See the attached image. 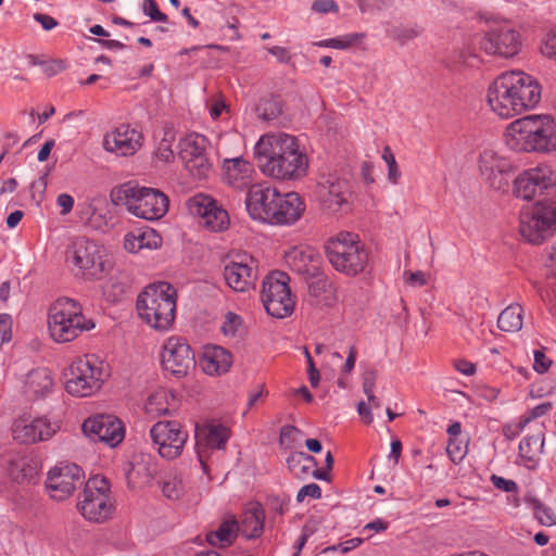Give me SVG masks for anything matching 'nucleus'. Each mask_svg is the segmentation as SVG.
<instances>
[{"instance_id": "nucleus-21", "label": "nucleus", "mask_w": 556, "mask_h": 556, "mask_svg": "<svg viewBox=\"0 0 556 556\" xmlns=\"http://www.w3.org/2000/svg\"><path fill=\"white\" fill-rule=\"evenodd\" d=\"M83 479L84 472L77 465L59 464L48 472L46 485L52 498L63 501L75 492Z\"/></svg>"}, {"instance_id": "nucleus-20", "label": "nucleus", "mask_w": 556, "mask_h": 556, "mask_svg": "<svg viewBox=\"0 0 556 556\" xmlns=\"http://www.w3.org/2000/svg\"><path fill=\"white\" fill-rule=\"evenodd\" d=\"M488 55L510 59L521 49L520 34L510 27H498L488 31L479 42Z\"/></svg>"}, {"instance_id": "nucleus-26", "label": "nucleus", "mask_w": 556, "mask_h": 556, "mask_svg": "<svg viewBox=\"0 0 556 556\" xmlns=\"http://www.w3.org/2000/svg\"><path fill=\"white\" fill-rule=\"evenodd\" d=\"M305 211V203L296 192L278 193V200L270 218V225H291L298 222Z\"/></svg>"}, {"instance_id": "nucleus-61", "label": "nucleus", "mask_w": 556, "mask_h": 556, "mask_svg": "<svg viewBox=\"0 0 556 556\" xmlns=\"http://www.w3.org/2000/svg\"><path fill=\"white\" fill-rule=\"evenodd\" d=\"M299 430L293 426H285L280 431V443L290 446Z\"/></svg>"}, {"instance_id": "nucleus-52", "label": "nucleus", "mask_w": 556, "mask_h": 556, "mask_svg": "<svg viewBox=\"0 0 556 556\" xmlns=\"http://www.w3.org/2000/svg\"><path fill=\"white\" fill-rule=\"evenodd\" d=\"M241 325V318L235 313H227L222 325V331L225 336H233Z\"/></svg>"}, {"instance_id": "nucleus-60", "label": "nucleus", "mask_w": 556, "mask_h": 556, "mask_svg": "<svg viewBox=\"0 0 556 556\" xmlns=\"http://www.w3.org/2000/svg\"><path fill=\"white\" fill-rule=\"evenodd\" d=\"M552 409V403L549 402H546V403H543V404H540L538 406H535L530 413H529V416H527L523 420L525 422H529L531 419H534V418H538V417H541L545 414H547L549 410Z\"/></svg>"}, {"instance_id": "nucleus-19", "label": "nucleus", "mask_w": 556, "mask_h": 556, "mask_svg": "<svg viewBox=\"0 0 556 556\" xmlns=\"http://www.w3.org/2000/svg\"><path fill=\"white\" fill-rule=\"evenodd\" d=\"M143 134L129 124H121L104 135L103 148L118 156H132L143 146Z\"/></svg>"}, {"instance_id": "nucleus-44", "label": "nucleus", "mask_w": 556, "mask_h": 556, "mask_svg": "<svg viewBox=\"0 0 556 556\" xmlns=\"http://www.w3.org/2000/svg\"><path fill=\"white\" fill-rule=\"evenodd\" d=\"M260 116L265 121L277 118L282 113V103L279 97L262 99L257 105Z\"/></svg>"}, {"instance_id": "nucleus-48", "label": "nucleus", "mask_w": 556, "mask_h": 556, "mask_svg": "<svg viewBox=\"0 0 556 556\" xmlns=\"http://www.w3.org/2000/svg\"><path fill=\"white\" fill-rule=\"evenodd\" d=\"M533 510L534 516L538 521L543 526H554L556 525V515L552 511L551 508L546 507L542 503L534 501L533 502Z\"/></svg>"}, {"instance_id": "nucleus-50", "label": "nucleus", "mask_w": 556, "mask_h": 556, "mask_svg": "<svg viewBox=\"0 0 556 556\" xmlns=\"http://www.w3.org/2000/svg\"><path fill=\"white\" fill-rule=\"evenodd\" d=\"M540 51L549 59H556V28L551 29L543 37Z\"/></svg>"}, {"instance_id": "nucleus-32", "label": "nucleus", "mask_w": 556, "mask_h": 556, "mask_svg": "<svg viewBox=\"0 0 556 556\" xmlns=\"http://www.w3.org/2000/svg\"><path fill=\"white\" fill-rule=\"evenodd\" d=\"M239 531V522L235 515H225L217 529L206 534V541L214 547H228L237 539Z\"/></svg>"}, {"instance_id": "nucleus-5", "label": "nucleus", "mask_w": 556, "mask_h": 556, "mask_svg": "<svg viewBox=\"0 0 556 556\" xmlns=\"http://www.w3.org/2000/svg\"><path fill=\"white\" fill-rule=\"evenodd\" d=\"M66 262L75 275L86 281H101L114 268L108 249L96 240L76 238L66 251Z\"/></svg>"}, {"instance_id": "nucleus-49", "label": "nucleus", "mask_w": 556, "mask_h": 556, "mask_svg": "<svg viewBox=\"0 0 556 556\" xmlns=\"http://www.w3.org/2000/svg\"><path fill=\"white\" fill-rule=\"evenodd\" d=\"M446 453L454 464H458L467 453V445L458 439L450 438L446 446Z\"/></svg>"}, {"instance_id": "nucleus-24", "label": "nucleus", "mask_w": 556, "mask_h": 556, "mask_svg": "<svg viewBox=\"0 0 556 556\" xmlns=\"http://www.w3.org/2000/svg\"><path fill=\"white\" fill-rule=\"evenodd\" d=\"M55 432L51 422L46 418L29 419L21 417L13 424V439L21 444H34L51 438Z\"/></svg>"}, {"instance_id": "nucleus-53", "label": "nucleus", "mask_w": 556, "mask_h": 556, "mask_svg": "<svg viewBox=\"0 0 556 556\" xmlns=\"http://www.w3.org/2000/svg\"><path fill=\"white\" fill-rule=\"evenodd\" d=\"M552 364V359L545 355L543 350L534 352L533 369L538 374H545L551 368Z\"/></svg>"}, {"instance_id": "nucleus-38", "label": "nucleus", "mask_w": 556, "mask_h": 556, "mask_svg": "<svg viewBox=\"0 0 556 556\" xmlns=\"http://www.w3.org/2000/svg\"><path fill=\"white\" fill-rule=\"evenodd\" d=\"M497 326L506 332H516L522 327V307L518 304L507 306L498 316Z\"/></svg>"}, {"instance_id": "nucleus-55", "label": "nucleus", "mask_w": 556, "mask_h": 556, "mask_svg": "<svg viewBox=\"0 0 556 556\" xmlns=\"http://www.w3.org/2000/svg\"><path fill=\"white\" fill-rule=\"evenodd\" d=\"M321 496V490L318 484L311 483L300 489L296 500L303 502L305 497L319 498Z\"/></svg>"}, {"instance_id": "nucleus-57", "label": "nucleus", "mask_w": 556, "mask_h": 556, "mask_svg": "<svg viewBox=\"0 0 556 556\" xmlns=\"http://www.w3.org/2000/svg\"><path fill=\"white\" fill-rule=\"evenodd\" d=\"M226 108L227 105L223 97L218 96L213 98L210 103V114L212 118H218Z\"/></svg>"}, {"instance_id": "nucleus-22", "label": "nucleus", "mask_w": 556, "mask_h": 556, "mask_svg": "<svg viewBox=\"0 0 556 556\" xmlns=\"http://www.w3.org/2000/svg\"><path fill=\"white\" fill-rule=\"evenodd\" d=\"M189 211L200 218L203 227L211 231H223L229 225L228 213L208 195L198 194L190 199Z\"/></svg>"}, {"instance_id": "nucleus-45", "label": "nucleus", "mask_w": 556, "mask_h": 556, "mask_svg": "<svg viewBox=\"0 0 556 556\" xmlns=\"http://www.w3.org/2000/svg\"><path fill=\"white\" fill-rule=\"evenodd\" d=\"M363 34H350L339 38L323 40L317 42L316 45L318 47L344 50L357 45L363 39Z\"/></svg>"}, {"instance_id": "nucleus-36", "label": "nucleus", "mask_w": 556, "mask_h": 556, "mask_svg": "<svg viewBox=\"0 0 556 556\" xmlns=\"http://www.w3.org/2000/svg\"><path fill=\"white\" fill-rule=\"evenodd\" d=\"M308 292L318 305L330 306L337 301L336 288L332 281L325 275L314 274L308 283Z\"/></svg>"}, {"instance_id": "nucleus-11", "label": "nucleus", "mask_w": 556, "mask_h": 556, "mask_svg": "<svg viewBox=\"0 0 556 556\" xmlns=\"http://www.w3.org/2000/svg\"><path fill=\"white\" fill-rule=\"evenodd\" d=\"M261 300L266 312L276 318L290 316L295 307V300L289 287V277L282 271H273L262 283Z\"/></svg>"}, {"instance_id": "nucleus-30", "label": "nucleus", "mask_w": 556, "mask_h": 556, "mask_svg": "<svg viewBox=\"0 0 556 556\" xmlns=\"http://www.w3.org/2000/svg\"><path fill=\"white\" fill-rule=\"evenodd\" d=\"M54 379L47 368H36L26 375L23 390L24 393L34 400L46 397L53 391Z\"/></svg>"}, {"instance_id": "nucleus-64", "label": "nucleus", "mask_w": 556, "mask_h": 556, "mask_svg": "<svg viewBox=\"0 0 556 556\" xmlns=\"http://www.w3.org/2000/svg\"><path fill=\"white\" fill-rule=\"evenodd\" d=\"M65 68V63L61 60L52 61L45 64V73L47 76L55 75Z\"/></svg>"}, {"instance_id": "nucleus-33", "label": "nucleus", "mask_w": 556, "mask_h": 556, "mask_svg": "<svg viewBox=\"0 0 556 556\" xmlns=\"http://www.w3.org/2000/svg\"><path fill=\"white\" fill-rule=\"evenodd\" d=\"M177 404V397L172 390L160 388L148 396L144 410L149 416L156 418L176 410Z\"/></svg>"}, {"instance_id": "nucleus-25", "label": "nucleus", "mask_w": 556, "mask_h": 556, "mask_svg": "<svg viewBox=\"0 0 556 556\" xmlns=\"http://www.w3.org/2000/svg\"><path fill=\"white\" fill-rule=\"evenodd\" d=\"M230 437V429L218 420H206L195 427L197 445L202 453L203 450H223ZM201 464H205L200 454Z\"/></svg>"}, {"instance_id": "nucleus-9", "label": "nucleus", "mask_w": 556, "mask_h": 556, "mask_svg": "<svg viewBox=\"0 0 556 556\" xmlns=\"http://www.w3.org/2000/svg\"><path fill=\"white\" fill-rule=\"evenodd\" d=\"M118 200H124L127 210L137 217L148 220H155L163 217L167 210L169 200L162 191L154 188L121 186L116 191Z\"/></svg>"}, {"instance_id": "nucleus-28", "label": "nucleus", "mask_w": 556, "mask_h": 556, "mask_svg": "<svg viewBox=\"0 0 556 556\" xmlns=\"http://www.w3.org/2000/svg\"><path fill=\"white\" fill-rule=\"evenodd\" d=\"M232 354L219 345H206L200 359L202 370L210 376H220L232 366Z\"/></svg>"}, {"instance_id": "nucleus-41", "label": "nucleus", "mask_w": 556, "mask_h": 556, "mask_svg": "<svg viewBox=\"0 0 556 556\" xmlns=\"http://www.w3.org/2000/svg\"><path fill=\"white\" fill-rule=\"evenodd\" d=\"M105 282L102 285L104 296L111 302L119 301L126 293V283L122 281L121 275H111L104 278Z\"/></svg>"}, {"instance_id": "nucleus-29", "label": "nucleus", "mask_w": 556, "mask_h": 556, "mask_svg": "<svg viewBox=\"0 0 556 556\" xmlns=\"http://www.w3.org/2000/svg\"><path fill=\"white\" fill-rule=\"evenodd\" d=\"M285 261L293 271L314 276L318 270L320 257L309 247H293L285 253Z\"/></svg>"}, {"instance_id": "nucleus-62", "label": "nucleus", "mask_w": 556, "mask_h": 556, "mask_svg": "<svg viewBox=\"0 0 556 556\" xmlns=\"http://www.w3.org/2000/svg\"><path fill=\"white\" fill-rule=\"evenodd\" d=\"M357 357V349L355 345H351L349 349V355L348 358L342 367V371L346 375L351 374L356 362Z\"/></svg>"}, {"instance_id": "nucleus-63", "label": "nucleus", "mask_w": 556, "mask_h": 556, "mask_svg": "<svg viewBox=\"0 0 556 556\" xmlns=\"http://www.w3.org/2000/svg\"><path fill=\"white\" fill-rule=\"evenodd\" d=\"M34 18L46 29L50 30L58 25V22L50 15L36 13Z\"/></svg>"}, {"instance_id": "nucleus-13", "label": "nucleus", "mask_w": 556, "mask_h": 556, "mask_svg": "<svg viewBox=\"0 0 556 556\" xmlns=\"http://www.w3.org/2000/svg\"><path fill=\"white\" fill-rule=\"evenodd\" d=\"M226 285L236 292H248L254 289L260 276L256 257L248 252H236L228 255L224 266Z\"/></svg>"}, {"instance_id": "nucleus-23", "label": "nucleus", "mask_w": 556, "mask_h": 556, "mask_svg": "<svg viewBox=\"0 0 556 556\" xmlns=\"http://www.w3.org/2000/svg\"><path fill=\"white\" fill-rule=\"evenodd\" d=\"M278 193V189L266 182L252 185L245 200L250 216L255 220L269 224Z\"/></svg>"}, {"instance_id": "nucleus-51", "label": "nucleus", "mask_w": 556, "mask_h": 556, "mask_svg": "<svg viewBox=\"0 0 556 556\" xmlns=\"http://www.w3.org/2000/svg\"><path fill=\"white\" fill-rule=\"evenodd\" d=\"M143 12L154 22H166L167 15L160 11L157 3L154 0H144Z\"/></svg>"}, {"instance_id": "nucleus-14", "label": "nucleus", "mask_w": 556, "mask_h": 556, "mask_svg": "<svg viewBox=\"0 0 556 556\" xmlns=\"http://www.w3.org/2000/svg\"><path fill=\"white\" fill-rule=\"evenodd\" d=\"M163 370L180 379L189 375L195 367L194 352L187 341L180 336H170L165 339L160 352Z\"/></svg>"}, {"instance_id": "nucleus-59", "label": "nucleus", "mask_w": 556, "mask_h": 556, "mask_svg": "<svg viewBox=\"0 0 556 556\" xmlns=\"http://www.w3.org/2000/svg\"><path fill=\"white\" fill-rule=\"evenodd\" d=\"M58 205L61 207V214H68L74 206V199L67 193H62L58 197Z\"/></svg>"}, {"instance_id": "nucleus-58", "label": "nucleus", "mask_w": 556, "mask_h": 556, "mask_svg": "<svg viewBox=\"0 0 556 556\" xmlns=\"http://www.w3.org/2000/svg\"><path fill=\"white\" fill-rule=\"evenodd\" d=\"M453 366L457 371L466 376H472L476 372V365L467 359H455Z\"/></svg>"}, {"instance_id": "nucleus-37", "label": "nucleus", "mask_w": 556, "mask_h": 556, "mask_svg": "<svg viewBox=\"0 0 556 556\" xmlns=\"http://www.w3.org/2000/svg\"><path fill=\"white\" fill-rule=\"evenodd\" d=\"M544 435L536 433L525 438L519 444V455L523 460L525 466L534 468L539 462L540 455L543 452Z\"/></svg>"}, {"instance_id": "nucleus-31", "label": "nucleus", "mask_w": 556, "mask_h": 556, "mask_svg": "<svg viewBox=\"0 0 556 556\" xmlns=\"http://www.w3.org/2000/svg\"><path fill=\"white\" fill-rule=\"evenodd\" d=\"M223 169L226 181L233 188L242 189L252 181L253 165L240 156L225 160Z\"/></svg>"}, {"instance_id": "nucleus-43", "label": "nucleus", "mask_w": 556, "mask_h": 556, "mask_svg": "<svg viewBox=\"0 0 556 556\" xmlns=\"http://www.w3.org/2000/svg\"><path fill=\"white\" fill-rule=\"evenodd\" d=\"M289 469L298 477L307 475L314 466L315 459L303 452H295L287 460Z\"/></svg>"}, {"instance_id": "nucleus-8", "label": "nucleus", "mask_w": 556, "mask_h": 556, "mask_svg": "<svg viewBox=\"0 0 556 556\" xmlns=\"http://www.w3.org/2000/svg\"><path fill=\"white\" fill-rule=\"evenodd\" d=\"M325 249L329 262L338 271L354 276L367 265L368 254L357 236L351 232H340L329 238Z\"/></svg>"}, {"instance_id": "nucleus-54", "label": "nucleus", "mask_w": 556, "mask_h": 556, "mask_svg": "<svg viewBox=\"0 0 556 556\" xmlns=\"http://www.w3.org/2000/svg\"><path fill=\"white\" fill-rule=\"evenodd\" d=\"M312 10L320 14L338 13L339 7L334 0H315L312 3Z\"/></svg>"}, {"instance_id": "nucleus-3", "label": "nucleus", "mask_w": 556, "mask_h": 556, "mask_svg": "<svg viewBox=\"0 0 556 556\" xmlns=\"http://www.w3.org/2000/svg\"><path fill=\"white\" fill-rule=\"evenodd\" d=\"M506 144L518 152L556 151V119L551 115H528L511 122L505 130Z\"/></svg>"}, {"instance_id": "nucleus-1", "label": "nucleus", "mask_w": 556, "mask_h": 556, "mask_svg": "<svg viewBox=\"0 0 556 556\" xmlns=\"http://www.w3.org/2000/svg\"><path fill=\"white\" fill-rule=\"evenodd\" d=\"M542 99V85L532 75L520 71H505L486 89V103L501 118H513L538 106Z\"/></svg>"}, {"instance_id": "nucleus-39", "label": "nucleus", "mask_w": 556, "mask_h": 556, "mask_svg": "<svg viewBox=\"0 0 556 556\" xmlns=\"http://www.w3.org/2000/svg\"><path fill=\"white\" fill-rule=\"evenodd\" d=\"M539 193L556 187V172L548 165H540L528 169Z\"/></svg>"}, {"instance_id": "nucleus-12", "label": "nucleus", "mask_w": 556, "mask_h": 556, "mask_svg": "<svg viewBox=\"0 0 556 556\" xmlns=\"http://www.w3.org/2000/svg\"><path fill=\"white\" fill-rule=\"evenodd\" d=\"M556 230V208L536 203L520 214V235L532 244H540Z\"/></svg>"}, {"instance_id": "nucleus-40", "label": "nucleus", "mask_w": 556, "mask_h": 556, "mask_svg": "<svg viewBox=\"0 0 556 556\" xmlns=\"http://www.w3.org/2000/svg\"><path fill=\"white\" fill-rule=\"evenodd\" d=\"M176 141V134L172 128L164 129L163 138L159 142L154 155L157 160L164 163H170L175 159L174 143Z\"/></svg>"}, {"instance_id": "nucleus-6", "label": "nucleus", "mask_w": 556, "mask_h": 556, "mask_svg": "<svg viewBox=\"0 0 556 556\" xmlns=\"http://www.w3.org/2000/svg\"><path fill=\"white\" fill-rule=\"evenodd\" d=\"M94 324L86 318L78 302L70 298L55 300L48 311V329L55 342H71Z\"/></svg>"}, {"instance_id": "nucleus-34", "label": "nucleus", "mask_w": 556, "mask_h": 556, "mask_svg": "<svg viewBox=\"0 0 556 556\" xmlns=\"http://www.w3.org/2000/svg\"><path fill=\"white\" fill-rule=\"evenodd\" d=\"M161 245L162 237L149 227L128 232L124 240V248L130 253H138L143 249L156 250Z\"/></svg>"}, {"instance_id": "nucleus-18", "label": "nucleus", "mask_w": 556, "mask_h": 556, "mask_svg": "<svg viewBox=\"0 0 556 556\" xmlns=\"http://www.w3.org/2000/svg\"><path fill=\"white\" fill-rule=\"evenodd\" d=\"M83 432L110 447L121 444L125 438V426L114 415L97 414L88 417L81 426Z\"/></svg>"}, {"instance_id": "nucleus-35", "label": "nucleus", "mask_w": 556, "mask_h": 556, "mask_svg": "<svg viewBox=\"0 0 556 556\" xmlns=\"http://www.w3.org/2000/svg\"><path fill=\"white\" fill-rule=\"evenodd\" d=\"M348 186L344 180H327L318 186V197L330 211H338L346 202Z\"/></svg>"}, {"instance_id": "nucleus-10", "label": "nucleus", "mask_w": 556, "mask_h": 556, "mask_svg": "<svg viewBox=\"0 0 556 556\" xmlns=\"http://www.w3.org/2000/svg\"><path fill=\"white\" fill-rule=\"evenodd\" d=\"M77 506L81 515L90 521L102 522L109 519L115 508L109 481L100 476L89 478Z\"/></svg>"}, {"instance_id": "nucleus-27", "label": "nucleus", "mask_w": 556, "mask_h": 556, "mask_svg": "<svg viewBox=\"0 0 556 556\" xmlns=\"http://www.w3.org/2000/svg\"><path fill=\"white\" fill-rule=\"evenodd\" d=\"M265 517L261 503L245 504L238 520L241 535L248 540L258 539L264 532Z\"/></svg>"}, {"instance_id": "nucleus-4", "label": "nucleus", "mask_w": 556, "mask_h": 556, "mask_svg": "<svg viewBox=\"0 0 556 556\" xmlns=\"http://www.w3.org/2000/svg\"><path fill=\"white\" fill-rule=\"evenodd\" d=\"M177 290L166 281L147 286L138 295L136 308L142 323L159 332L169 331L176 319Z\"/></svg>"}, {"instance_id": "nucleus-17", "label": "nucleus", "mask_w": 556, "mask_h": 556, "mask_svg": "<svg viewBox=\"0 0 556 556\" xmlns=\"http://www.w3.org/2000/svg\"><path fill=\"white\" fill-rule=\"evenodd\" d=\"M517 167L506 156L493 150H484L479 157V170L485 182L493 189L505 191Z\"/></svg>"}, {"instance_id": "nucleus-46", "label": "nucleus", "mask_w": 556, "mask_h": 556, "mask_svg": "<svg viewBox=\"0 0 556 556\" xmlns=\"http://www.w3.org/2000/svg\"><path fill=\"white\" fill-rule=\"evenodd\" d=\"M480 59L472 50L466 49L456 53L452 66L455 70H463L469 67H477L480 64Z\"/></svg>"}, {"instance_id": "nucleus-15", "label": "nucleus", "mask_w": 556, "mask_h": 556, "mask_svg": "<svg viewBox=\"0 0 556 556\" xmlns=\"http://www.w3.org/2000/svg\"><path fill=\"white\" fill-rule=\"evenodd\" d=\"M150 437L161 457L175 459L182 454L188 432L177 420H162L152 426Z\"/></svg>"}, {"instance_id": "nucleus-47", "label": "nucleus", "mask_w": 556, "mask_h": 556, "mask_svg": "<svg viewBox=\"0 0 556 556\" xmlns=\"http://www.w3.org/2000/svg\"><path fill=\"white\" fill-rule=\"evenodd\" d=\"M161 489L164 496L169 500L179 498L182 491L181 480L177 477H168L161 482Z\"/></svg>"}, {"instance_id": "nucleus-16", "label": "nucleus", "mask_w": 556, "mask_h": 556, "mask_svg": "<svg viewBox=\"0 0 556 556\" xmlns=\"http://www.w3.org/2000/svg\"><path fill=\"white\" fill-rule=\"evenodd\" d=\"M207 139L200 134L191 132L179 142V155L186 169L195 178H207L212 172V164L206 156Z\"/></svg>"}, {"instance_id": "nucleus-7", "label": "nucleus", "mask_w": 556, "mask_h": 556, "mask_svg": "<svg viewBox=\"0 0 556 556\" xmlns=\"http://www.w3.org/2000/svg\"><path fill=\"white\" fill-rule=\"evenodd\" d=\"M65 376L66 392L76 397H87L101 390L109 370L98 356L87 354L74 359Z\"/></svg>"}, {"instance_id": "nucleus-56", "label": "nucleus", "mask_w": 556, "mask_h": 556, "mask_svg": "<svg viewBox=\"0 0 556 556\" xmlns=\"http://www.w3.org/2000/svg\"><path fill=\"white\" fill-rule=\"evenodd\" d=\"M491 481L495 488L505 492H516L518 489L515 481L495 475L491 477Z\"/></svg>"}, {"instance_id": "nucleus-42", "label": "nucleus", "mask_w": 556, "mask_h": 556, "mask_svg": "<svg viewBox=\"0 0 556 556\" xmlns=\"http://www.w3.org/2000/svg\"><path fill=\"white\" fill-rule=\"evenodd\" d=\"M514 193L523 200L530 201L538 193V189L534 185L533 179L527 170L522 172L515 180H514Z\"/></svg>"}, {"instance_id": "nucleus-2", "label": "nucleus", "mask_w": 556, "mask_h": 556, "mask_svg": "<svg viewBox=\"0 0 556 556\" xmlns=\"http://www.w3.org/2000/svg\"><path fill=\"white\" fill-rule=\"evenodd\" d=\"M255 154L262 173L276 180H299L308 172L307 153L292 135H263L255 146Z\"/></svg>"}]
</instances>
